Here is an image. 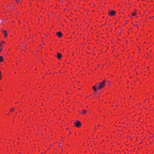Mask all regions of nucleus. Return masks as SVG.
<instances>
[{
  "instance_id": "1",
  "label": "nucleus",
  "mask_w": 154,
  "mask_h": 154,
  "mask_svg": "<svg viewBox=\"0 0 154 154\" xmlns=\"http://www.w3.org/2000/svg\"><path fill=\"white\" fill-rule=\"evenodd\" d=\"M106 82L105 80H103L102 82L100 83L98 86L96 85L94 86L93 87V88L94 90L96 91L97 90V88L99 89H100L104 87L105 85V82Z\"/></svg>"
},
{
  "instance_id": "2",
  "label": "nucleus",
  "mask_w": 154,
  "mask_h": 154,
  "mask_svg": "<svg viewBox=\"0 0 154 154\" xmlns=\"http://www.w3.org/2000/svg\"><path fill=\"white\" fill-rule=\"evenodd\" d=\"M74 123L75 125L77 128H79L82 125L81 122L79 121H75L74 122Z\"/></svg>"
},
{
  "instance_id": "3",
  "label": "nucleus",
  "mask_w": 154,
  "mask_h": 154,
  "mask_svg": "<svg viewBox=\"0 0 154 154\" xmlns=\"http://www.w3.org/2000/svg\"><path fill=\"white\" fill-rule=\"evenodd\" d=\"M116 11H109V15L111 16H113L115 15Z\"/></svg>"
},
{
  "instance_id": "4",
  "label": "nucleus",
  "mask_w": 154,
  "mask_h": 154,
  "mask_svg": "<svg viewBox=\"0 0 154 154\" xmlns=\"http://www.w3.org/2000/svg\"><path fill=\"white\" fill-rule=\"evenodd\" d=\"M56 34L57 36L60 38H61L63 35V34L60 32H57Z\"/></svg>"
},
{
  "instance_id": "5",
  "label": "nucleus",
  "mask_w": 154,
  "mask_h": 154,
  "mask_svg": "<svg viewBox=\"0 0 154 154\" xmlns=\"http://www.w3.org/2000/svg\"><path fill=\"white\" fill-rule=\"evenodd\" d=\"M61 56H62L61 54L59 53H57V54L56 56V57H57L59 59H60L61 58Z\"/></svg>"
},
{
  "instance_id": "6",
  "label": "nucleus",
  "mask_w": 154,
  "mask_h": 154,
  "mask_svg": "<svg viewBox=\"0 0 154 154\" xmlns=\"http://www.w3.org/2000/svg\"><path fill=\"white\" fill-rule=\"evenodd\" d=\"M82 112H80V113L82 114H85L87 112V111L86 110H83L82 109Z\"/></svg>"
},
{
  "instance_id": "7",
  "label": "nucleus",
  "mask_w": 154,
  "mask_h": 154,
  "mask_svg": "<svg viewBox=\"0 0 154 154\" xmlns=\"http://www.w3.org/2000/svg\"><path fill=\"white\" fill-rule=\"evenodd\" d=\"M3 57L2 56H0V62H1L3 61Z\"/></svg>"
},
{
  "instance_id": "8",
  "label": "nucleus",
  "mask_w": 154,
  "mask_h": 154,
  "mask_svg": "<svg viewBox=\"0 0 154 154\" xmlns=\"http://www.w3.org/2000/svg\"><path fill=\"white\" fill-rule=\"evenodd\" d=\"M136 14V13L135 12H133L131 14L133 16H134Z\"/></svg>"
},
{
  "instance_id": "9",
  "label": "nucleus",
  "mask_w": 154,
  "mask_h": 154,
  "mask_svg": "<svg viewBox=\"0 0 154 154\" xmlns=\"http://www.w3.org/2000/svg\"><path fill=\"white\" fill-rule=\"evenodd\" d=\"M3 33L5 34L7 33V31H4Z\"/></svg>"
},
{
  "instance_id": "10",
  "label": "nucleus",
  "mask_w": 154,
  "mask_h": 154,
  "mask_svg": "<svg viewBox=\"0 0 154 154\" xmlns=\"http://www.w3.org/2000/svg\"><path fill=\"white\" fill-rule=\"evenodd\" d=\"M107 83L109 85L110 84V82L109 81H107Z\"/></svg>"
},
{
  "instance_id": "11",
  "label": "nucleus",
  "mask_w": 154,
  "mask_h": 154,
  "mask_svg": "<svg viewBox=\"0 0 154 154\" xmlns=\"http://www.w3.org/2000/svg\"><path fill=\"white\" fill-rule=\"evenodd\" d=\"M7 33L5 34V37H7Z\"/></svg>"
},
{
  "instance_id": "12",
  "label": "nucleus",
  "mask_w": 154,
  "mask_h": 154,
  "mask_svg": "<svg viewBox=\"0 0 154 154\" xmlns=\"http://www.w3.org/2000/svg\"><path fill=\"white\" fill-rule=\"evenodd\" d=\"M13 110H14V109H11V111H13Z\"/></svg>"
},
{
  "instance_id": "13",
  "label": "nucleus",
  "mask_w": 154,
  "mask_h": 154,
  "mask_svg": "<svg viewBox=\"0 0 154 154\" xmlns=\"http://www.w3.org/2000/svg\"><path fill=\"white\" fill-rule=\"evenodd\" d=\"M1 46H2V45L1 44H0V47H1Z\"/></svg>"
},
{
  "instance_id": "14",
  "label": "nucleus",
  "mask_w": 154,
  "mask_h": 154,
  "mask_svg": "<svg viewBox=\"0 0 154 154\" xmlns=\"http://www.w3.org/2000/svg\"><path fill=\"white\" fill-rule=\"evenodd\" d=\"M1 72L0 71V75H1Z\"/></svg>"
},
{
  "instance_id": "15",
  "label": "nucleus",
  "mask_w": 154,
  "mask_h": 154,
  "mask_svg": "<svg viewBox=\"0 0 154 154\" xmlns=\"http://www.w3.org/2000/svg\"><path fill=\"white\" fill-rule=\"evenodd\" d=\"M59 146H60V144L59 145Z\"/></svg>"
},
{
  "instance_id": "16",
  "label": "nucleus",
  "mask_w": 154,
  "mask_h": 154,
  "mask_svg": "<svg viewBox=\"0 0 154 154\" xmlns=\"http://www.w3.org/2000/svg\"><path fill=\"white\" fill-rule=\"evenodd\" d=\"M16 0V1H18V0Z\"/></svg>"
}]
</instances>
